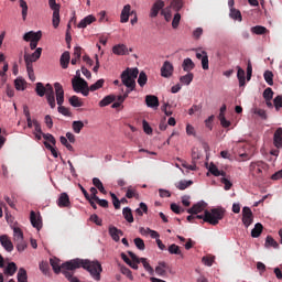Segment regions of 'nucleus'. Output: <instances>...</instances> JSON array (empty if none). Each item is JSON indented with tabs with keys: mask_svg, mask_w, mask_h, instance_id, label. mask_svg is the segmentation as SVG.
I'll return each mask as SVG.
<instances>
[{
	"mask_svg": "<svg viewBox=\"0 0 282 282\" xmlns=\"http://www.w3.org/2000/svg\"><path fill=\"white\" fill-rule=\"evenodd\" d=\"M203 58H202V67L203 69H208V53L206 51H203Z\"/></svg>",
	"mask_w": 282,
	"mask_h": 282,
	"instance_id": "nucleus-61",
	"label": "nucleus"
},
{
	"mask_svg": "<svg viewBox=\"0 0 282 282\" xmlns=\"http://www.w3.org/2000/svg\"><path fill=\"white\" fill-rule=\"evenodd\" d=\"M94 22H96V17L87 15L86 18L80 20V22L77 24V28H79V30H85L87 25H91V23Z\"/></svg>",
	"mask_w": 282,
	"mask_h": 282,
	"instance_id": "nucleus-25",
	"label": "nucleus"
},
{
	"mask_svg": "<svg viewBox=\"0 0 282 282\" xmlns=\"http://www.w3.org/2000/svg\"><path fill=\"white\" fill-rule=\"evenodd\" d=\"M193 78H195V75H193V73H188L180 77V83H182V85H189L193 83Z\"/></svg>",
	"mask_w": 282,
	"mask_h": 282,
	"instance_id": "nucleus-42",
	"label": "nucleus"
},
{
	"mask_svg": "<svg viewBox=\"0 0 282 282\" xmlns=\"http://www.w3.org/2000/svg\"><path fill=\"white\" fill-rule=\"evenodd\" d=\"M270 165L263 161H253L249 165V173L257 182H263L265 173H268Z\"/></svg>",
	"mask_w": 282,
	"mask_h": 282,
	"instance_id": "nucleus-5",
	"label": "nucleus"
},
{
	"mask_svg": "<svg viewBox=\"0 0 282 282\" xmlns=\"http://www.w3.org/2000/svg\"><path fill=\"white\" fill-rule=\"evenodd\" d=\"M273 147L282 149V128H278L273 134Z\"/></svg>",
	"mask_w": 282,
	"mask_h": 282,
	"instance_id": "nucleus-24",
	"label": "nucleus"
},
{
	"mask_svg": "<svg viewBox=\"0 0 282 282\" xmlns=\"http://www.w3.org/2000/svg\"><path fill=\"white\" fill-rule=\"evenodd\" d=\"M251 32L252 34H268V29L265 26H261V25H256L251 28Z\"/></svg>",
	"mask_w": 282,
	"mask_h": 282,
	"instance_id": "nucleus-45",
	"label": "nucleus"
},
{
	"mask_svg": "<svg viewBox=\"0 0 282 282\" xmlns=\"http://www.w3.org/2000/svg\"><path fill=\"white\" fill-rule=\"evenodd\" d=\"M57 206L59 208H69L72 206V202L69 200V195H67V193H62L59 195Z\"/></svg>",
	"mask_w": 282,
	"mask_h": 282,
	"instance_id": "nucleus-18",
	"label": "nucleus"
},
{
	"mask_svg": "<svg viewBox=\"0 0 282 282\" xmlns=\"http://www.w3.org/2000/svg\"><path fill=\"white\" fill-rule=\"evenodd\" d=\"M145 105L150 107V109H158L160 107V99L155 95H147Z\"/></svg>",
	"mask_w": 282,
	"mask_h": 282,
	"instance_id": "nucleus-14",
	"label": "nucleus"
},
{
	"mask_svg": "<svg viewBox=\"0 0 282 282\" xmlns=\"http://www.w3.org/2000/svg\"><path fill=\"white\" fill-rule=\"evenodd\" d=\"M108 232L111 237V239H113L115 241H120V237H122L124 235V232L120 229H118L116 226L110 225Z\"/></svg>",
	"mask_w": 282,
	"mask_h": 282,
	"instance_id": "nucleus-20",
	"label": "nucleus"
},
{
	"mask_svg": "<svg viewBox=\"0 0 282 282\" xmlns=\"http://www.w3.org/2000/svg\"><path fill=\"white\" fill-rule=\"evenodd\" d=\"M35 93L40 98L46 96L47 104L50 105L51 109L56 108V97L54 96V87L51 84L43 85V83H36Z\"/></svg>",
	"mask_w": 282,
	"mask_h": 282,
	"instance_id": "nucleus-4",
	"label": "nucleus"
},
{
	"mask_svg": "<svg viewBox=\"0 0 282 282\" xmlns=\"http://www.w3.org/2000/svg\"><path fill=\"white\" fill-rule=\"evenodd\" d=\"M128 254L132 259V261H130L128 265H130L132 270H138V263H140V258H138V256H135V253H133L132 251H129Z\"/></svg>",
	"mask_w": 282,
	"mask_h": 282,
	"instance_id": "nucleus-33",
	"label": "nucleus"
},
{
	"mask_svg": "<svg viewBox=\"0 0 282 282\" xmlns=\"http://www.w3.org/2000/svg\"><path fill=\"white\" fill-rule=\"evenodd\" d=\"M112 54L117 56H127L129 54V48L124 44H117L112 47Z\"/></svg>",
	"mask_w": 282,
	"mask_h": 282,
	"instance_id": "nucleus-23",
	"label": "nucleus"
},
{
	"mask_svg": "<svg viewBox=\"0 0 282 282\" xmlns=\"http://www.w3.org/2000/svg\"><path fill=\"white\" fill-rule=\"evenodd\" d=\"M42 138H44V140H46V142H51V144H53V147H56V139L54 138L53 134L42 132Z\"/></svg>",
	"mask_w": 282,
	"mask_h": 282,
	"instance_id": "nucleus-54",
	"label": "nucleus"
},
{
	"mask_svg": "<svg viewBox=\"0 0 282 282\" xmlns=\"http://www.w3.org/2000/svg\"><path fill=\"white\" fill-rule=\"evenodd\" d=\"M238 73H237V78L239 80V86L243 87L246 85V70L241 67H237Z\"/></svg>",
	"mask_w": 282,
	"mask_h": 282,
	"instance_id": "nucleus-38",
	"label": "nucleus"
},
{
	"mask_svg": "<svg viewBox=\"0 0 282 282\" xmlns=\"http://www.w3.org/2000/svg\"><path fill=\"white\" fill-rule=\"evenodd\" d=\"M111 102H116V95H108L99 101V107H109Z\"/></svg>",
	"mask_w": 282,
	"mask_h": 282,
	"instance_id": "nucleus-30",
	"label": "nucleus"
},
{
	"mask_svg": "<svg viewBox=\"0 0 282 282\" xmlns=\"http://www.w3.org/2000/svg\"><path fill=\"white\" fill-rule=\"evenodd\" d=\"M274 96V91L272 90V88H265L263 91V98L264 100H272Z\"/></svg>",
	"mask_w": 282,
	"mask_h": 282,
	"instance_id": "nucleus-57",
	"label": "nucleus"
},
{
	"mask_svg": "<svg viewBox=\"0 0 282 282\" xmlns=\"http://www.w3.org/2000/svg\"><path fill=\"white\" fill-rule=\"evenodd\" d=\"M44 147H45L48 151H51L53 158H58V151H56L55 148L52 147V144H50V142L44 141Z\"/></svg>",
	"mask_w": 282,
	"mask_h": 282,
	"instance_id": "nucleus-58",
	"label": "nucleus"
},
{
	"mask_svg": "<svg viewBox=\"0 0 282 282\" xmlns=\"http://www.w3.org/2000/svg\"><path fill=\"white\" fill-rule=\"evenodd\" d=\"M261 232H263V225L261 223H258L251 230V237H253V239H257L258 237H261Z\"/></svg>",
	"mask_w": 282,
	"mask_h": 282,
	"instance_id": "nucleus-32",
	"label": "nucleus"
},
{
	"mask_svg": "<svg viewBox=\"0 0 282 282\" xmlns=\"http://www.w3.org/2000/svg\"><path fill=\"white\" fill-rule=\"evenodd\" d=\"M273 105H274L276 110L281 109L282 108V97L276 96L273 100Z\"/></svg>",
	"mask_w": 282,
	"mask_h": 282,
	"instance_id": "nucleus-64",
	"label": "nucleus"
},
{
	"mask_svg": "<svg viewBox=\"0 0 282 282\" xmlns=\"http://www.w3.org/2000/svg\"><path fill=\"white\" fill-rule=\"evenodd\" d=\"M170 254H182V250H180V246L173 243L169 247Z\"/></svg>",
	"mask_w": 282,
	"mask_h": 282,
	"instance_id": "nucleus-56",
	"label": "nucleus"
},
{
	"mask_svg": "<svg viewBox=\"0 0 282 282\" xmlns=\"http://www.w3.org/2000/svg\"><path fill=\"white\" fill-rule=\"evenodd\" d=\"M73 131L74 133H80L83 131L85 123L83 121H73Z\"/></svg>",
	"mask_w": 282,
	"mask_h": 282,
	"instance_id": "nucleus-48",
	"label": "nucleus"
},
{
	"mask_svg": "<svg viewBox=\"0 0 282 282\" xmlns=\"http://www.w3.org/2000/svg\"><path fill=\"white\" fill-rule=\"evenodd\" d=\"M140 70L138 68H127L121 73V82L124 87L133 91L135 89V78H138Z\"/></svg>",
	"mask_w": 282,
	"mask_h": 282,
	"instance_id": "nucleus-7",
	"label": "nucleus"
},
{
	"mask_svg": "<svg viewBox=\"0 0 282 282\" xmlns=\"http://www.w3.org/2000/svg\"><path fill=\"white\" fill-rule=\"evenodd\" d=\"M265 247L267 248H279V242L272 238V236H268L265 239Z\"/></svg>",
	"mask_w": 282,
	"mask_h": 282,
	"instance_id": "nucleus-50",
	"label": "nucleus"
},
{
	"mask_svg": "<svg viewBox=\"0 0 282 282\" xmlns=\"http://www.w3.org/2000/svg\"><path fill=\"white\" fill-rule=\"evenodd\" d=\"M253 221L252 209L250 207L242 208V224L248 228Z\"/></svg>",
	"mask_w": 282,
	"mask_h": 282,
	"instance_id": "nucleus-12",
	"label": "nucleus"
},
{
	"mask_svg": "<svg viewBox=\"0 0 282 282\" xmlns=\"http://www.w3.org/2000/svg\"><path fill=\"white\" fill-rule=\"evenodd\" d=\"M104 85H105V79H99L95 84L90 85L88 89L89 91H98V89H101Z\"/></svg>",
	"mask_w": 282,
	"mask_h": 282,
	"instance_id": "nucleus-51",
	"label": "nucleus"
},
{
	"mask_svg": "<svg viewBox=\"0 0 282 282\" xmlns=\"http://www.w3.org/2000/svg\"><path fill=\"white\" fill-rule=\"evenodd\" d=\"M206 208V203L199 202L195 205H193L189 209H187V213L189 215H199V213H203Z\"/></svg>",
	"mask_w": 282,
	"mask_h": 282,
	"instance_id": "nucleus-22",
	"label": "nucleus"
},
{
	"mask_svg": "<svg viewBox=\"0 0 282 282\" xmlns=\"http://www.w3.org/2000/svg\"><path fill=\"white\" fill-rule=\"evenodd\" d=\"M226 210L223 208H214L212 210L205 209L204 215L191 214L187 216V221H193V219H203V224H210L212 226H217L221 219H224Z\"/></svg>",
	"mask_w": 282,
	"mask_h": 282,
	"instance_id": "nucleus-3",
	"label": "nucleus"
},
{
	"mask_svg": "<svg viewBox=\"0 0 282 282\" xmlns=\"http://www.w3.org/2000/svg\"><path fill=\"white\" fill-rule=\"evenodd\" d=\"M137 217H143L144 214L149 213V206H147V203H140L139 208L135 209Z\"/></svg>",
	"mask_w": 282,
	"mask_h": 282,
	"instance_id": "nucleus-34",
	"label": "nucleus"
},
{
	"mask_svg": "<svg viewBox=\"0 0 282 282\" xmlns=\"http://www.w3.org/2000/svg\"><path fill=\"white\" fill-rule=\"evenodd\" d=\"M110 197L112 199V204H113L116 210H119V208H120V199H118V196H116L113 193H110Z\"/></svg>",
	"mask_w": 282,
	"mask_h": 282,
	"instance_id": "nucleus-62",
	"label": "nucleus"
},
{
	"mask_svg": "<svg viewBox=\"0 0 282 282\" xmlns=\"http://www.w3.org/2000/svg\"><path fill=\"white\" fill-rule=\"evenodd\" d=\"M72 85L76 94H83V96H89V84L82 77L72 79Z\"/></svg>",
	"mask_w": 282,
	"mask_h": 282,
	"instance_id": "nucleus-9",
	"label": "nucleus"
},
{
	"mask_svg": "<svg viewBox=\"0 0 282 282\" xmlns=\"http://www.w3.org/2000/svg\"><path fill=\"white\" fill-rule=\"evenodd\" d=\"M68 102L72 107H83V101L80 100V98L76 95L72 96L69 99H68Z\"/></svg>",
	"mask_w": 282,
	"mask_h": 282,
	"instance_id": "nucleus-44",
	"label": "nucleus"
},
{
	"mask_svg": "<svg viewBox=\"0 0 282 282\" xmlns=\"http://www.w3.org/2000/svg\"><path fill=\"white\" fill-rule=\"evenodd\" d=\"M25 79L21 78V77H18L15 80H14V86H15V89L18 91H25Z\"/></svg>",
	"mask_w": 282,
	"mask_h": 282,
	"instance_id": "nucleus-40",
	"label": "nucleus"
},
{
	"mask_svg": "<svg viewBox=\"0 0 282 282\" xmlns=\"http://www.w3.org/2000/svg\"><path fill=\"white\" fill-rule=\"evenodd\" d=\"M161 76L163 78H171V76H173V64H171V62H164L163 66L161 67Z\"/></svg>",
	"mask_w": 282,
	"mask_h": 282,
	"instance_id": "nucleus-16",
	"label": "nucleus"
},
{
	"mask_svg": "<svg viewBox=\"0 0 282 282\" xmlns=\"http://www.w3.org/2000/svg\"><path fill=\"white\" fill-rule=\"evenodd\" d=\"M208 171L214 175V177H226V172L219 170L214 163H210Z\"/></svg>",
	"mask_w": 282,
	"mask_h": 282,
	"instance_id": "nucleus-27",
	"label": "nucleus"
},
{
	"mask_svg": "<svg viewBox=\"0 0 282 282\" xmlns=\"http://www.w3.org/2000/svg\"><path fill=\"white\" fill-rule=\"evenodd\" d=\"M48 6L53 10L52 23L56 30L61 25V4L56 3V0H48Z\"/></svg>",
	"mask_w": 282,
	"mask_h": 282,
	"instance_id": "nucleus-10",
	"label": "nucleus"
},
{
	"mask_svg": "<svg viewBox=\"0 0 282 282\" xmlns=\"http://www.w3.org/2000/svg\"><path fill=\"white\" fill-rule=\"evenodd\" d=\"M193 181H180L176 185V187L178 188V191H186V188H188V186H192Z\"/></svg>",
	"mask_w": 282,
	"mask_h": 282,
	"instance_id": "nucleus-52",
	"label": "nucleus"
},
{
	"mask_svg": "<svg viewBox=\"0 0 282 282\" xmlns=\"http://www.w3.org/2000/svg\"><path fill=\"white\" fill-rule=\"evenodd\" d=\"M202 261L204 265H208L210 268V265H213V263L215 262V258L205 256L203 257Z\"/></svg>",
	"mask_w": 282,
	"mask_h": 282,
	"instance_id": "nucleus-63",
	"label": "nucleus"
},
{
	"mask_svg": "<svg viewBox=\"0 0 282 282\" xmlns=\"http://www.w3.org/2000/svg\"><path fill=\"white\" fill-rule=\"evenodd\" d=\"M140 263H142L144 270L149 272L151 276L155 274V270H153V267L149 263V260L147 258H139Z\"/></svg>",
	"mask_w": 282,
	"mask_h": 282,
	"instance_id": "nucleus-29",
	"label": "nucleus"
},
{
	"mask_svg": "<svg viewBox=\"0 0 282 282\" xmlns=\"http://www.w3.org/2000/svg\"><path fill=\"white\" fill-rule=\"evenodd\" d=\"M54 88L56 94V101L58 105V113H62V116H72L69 108L63 106V102H65V90L63 89V85H61V83H55Z\"/></svg>",
	"mask_w": 282,
	"mask_h": 282,
	"instance_id": "nucleus-8",
	"label": "nucleus"
},
{
	"mask_svg": "<svg viewBox=\"0 0 282 282\" xmlns=\"http://www.w3.org/2000/svg\"><path fill=\"white\" fill-rule=\"evenodd\" d=\"M148 80H149V78L147 77V73L141 72L139 74V78H138V84L140 85V87H144V85H147Z\"/></svg>",
	"mask_w": 282,
	"mask_h": 282,
	"instance_id": "nucleus-53",
	"label": "nucleus"
},
{
	"mask_svg": "<svg viewBox=\"0 0 282 282\" xmlns=\"http://www.w3.org/2000/svg\"><path fill=\"white\" fill-rule=\"evenodd\" d=\"M18 282H28V271L25 268H20L18 271Z\"/></svg>",
	"mask_w": 282,
	"mask_h": 282,
	"instance_id": "nucleus-41",
	"label": "nucleus"
},
{
	"mask_svg": "<svg viewBox=\"0 0 282 282\" xmlns=\"http://www.w3.org/2000/svg\"><path fill=\"white\" fill-rule=\"evenodd\" d=\"M160 10L161 11L164 10V1L156 0L150 11L151 19H155V17H158V14H160Z\"/></svg>",
	"mask_w": 282,
	"mask_h": 282,
	"instance_id": "nucleus-17",
	"label": "nucleus"
},
{
	"mask_svg": "<svg viewBox=\"0 0 282 282\" xmlns=\"http://www.w3.org/2000/svg\"><path fill=\"white\" fill-rule=\"evenodd\" d=\"M13 241H23V231L19 227L13 228Z\"/></svg>",
	"mask_w": 282,
	"mask_h": 282,
	"instance_id": "nucleus-43",
	"label": "nucleus"
},
{
	"mask_svg": "<svg viewBox=\"0 0 282 282\" xmlns=\"http://www.w3.org/2000/svg\"><path fill=\"white\" fill-rule=\"evenodd\" d=\"M26 65V72L30 80L34 83L36 80V76L34 75V66L32 65V62H24Z\"/></svg>",
	"mask_w": 282,
	"mask_h": 282,
	"instance_id": "nucleus-37",
	"label": "nucleus"
},
{
	"mask_svg": "<svg viewBox=\"0 0 282 282\" xmlns=\"http://www.w3.org/2000/svg\"><path fill=\"white\" fill-rule=\"evenodd\" d=\"M135 14V11H131V4H126L120 14V23H129V17Z\"/></svg>",
	"mask_w": 282,
	"mask_h": 282,
	"instance_id": "nucleus-13",
	"label": "nucleus"
},
{
	"mask_svg": "<svg viewBox=\"0 0 282 282\" xmlns=\"http://www.w3.org/2000/svg\"><path fill=\"white\" fill-rule=\"evenodd\" d=\"M72 56L69 55V52H64L59 58V63L63 67V69H67V67H69V61H70Z\"/></svg>",
	"mask_w": 282,
	"mask_h": 282,
	"instance_id": "nucleus-28",
	"label": "nucleus"
},
{
	"mask_svg": "<svg viewBox=\"0 0 282 282\" xmlns=\"http://www.w3.org/2000/svg\"><path fill=\"white\" fill-rule=\"evenodd\" d=\"M184 8V2L182 0H172L170 6L161 11L162 17H164L165 21H171L172 19V28L177 30L180 26V21H182V14L180 11ZM173 11L176 12L173 18Z\"/></svg>",
	"mask_w": 282,
	"mask_h": 282,
	"instance_id": "nucleus-2",
	"label": "nucleus"
},
{
	"mask_svg": "<svg viewBox=\"0 0 282 282\" xmlns=\"http://www.w3.org/2000/svg\"><path fill=\"white\" fill-rule=\"evenodd\" d=\"M221 184L225 185V191H230L232 188V182H230V180L226 178V176H223V178H220Z\"/></svg>",
	"mask_w": 282,
	"mask_h": 282,
	"instance_id": "nucleus-59",
	"label": "nucleus"
},
{
	"mask_svg": "<svg viewBox=\"0 0 282 282\" xmlns=\"http://www.w3.org/2000/svg\"><path fill=\"white\" fill-rule=\"evenodd\" d=\"M17 270H19L17 263L9 262L8 265L4 268L3 272L7 276H14V274H17Z\"/></svg>",
	"mask_w": 282,
	"mask_h": 282,
	"instance_id": "nucleus-26",
	"label": "nucleus"
},
{
	"mask_svg": "<svg viewBox=\"0 0 282 282\" xmlns=\"http://www.w3.org/2000/svg\"><path fill=\"white\" fill-rule=\"evenodd\" d=\"M0 243L7 252H12V250H14V245H12V240H10L8 235L0 236Z\"/></svg>",
	"mask_w": 282,
	"mask_h": 282,
	"instance_id": "nucleus-19",
	"label": "nucleus"
},
{
	"mask_svg": "<svg viewBox=\"0 0 282 282\" xmlns=\"http://www.w3.org/2000/svg\"><path fill=\"white\" fill-rule=\"evenodd\" d=\"M134 245L138 248V250H144L147 248V246L144 245V240H142V238H135Z\"/></svg>",
	"mask_w": 282,
	"mask_h": 282,
	"instance_id": "nucleus-60",
	"label": "nucleus"
},
{
	"mask_svg": "<svg viewBox=\"0 0 282 282\" xmlns=\"http://www.w3.org/2000/svg\"><path fill=\"white\" fill-rule=\"evenodd\" d=\"M253 113H256V116H259L260 118H262V120H268V113L265 112V110H263L261 108H254Z\"/></svg>",
	"mask_w": 282,
	"mask_h": 282,
	"instance_id": "nucleus-55",
	"label": "nucleus"
},
{
	"mask_svg": "<svg viewBox=\"0 0 282 282\" xmlns=\"http://www.w3.org/2000/svg\"><path fill=\"white\" fill-rule=\"evenodd\" d=\"M263 77L270 86L274 85V74L271 70H265Z\"/></svg>",
	"mask_w": 282,
	"mask_h": 282,
	"instance_id": "nucleus-47",
	"label": "nucleus"
},
{
	"mask_svg": "<svg viewBox=\"0 0 282 282\" xmlns=\"http://www.w3.org/2000/svg\"><path fill=\"white\" fill-rule=\"evenodd\" d=\"M122 215L128 224H133V212H131L130 207H124L122 209Z\"/></svg>",
	"mask_w": 282,
	"mask_h": 282,
	"instance_id": "nucleus-36",
	"label": "nucleus"
},
{
	"mask_svg": "<svg viewBox=\"0 0 282 282\" xmlns=\"http://www.w3.org/2000/svg\"><path fill=\"white\" fill-rule=\"evenodd\" d=\"M93 184L95 187L98 188L100 193H102V195H107V189H105V185H102V181H100V178L98 177L93 178Z\"/></svg>",
	"mask_w": 282,
	"mask_h": 282,
	"instance_id": "nucleus-39",
	"label": "nucleus"
},
{
	"mask_svg": "<svg viewBox=\"0 0 282 282\" xmlns=\"http://www.w3.org/2000/svg\"><path fill=\"white\" fill-rule=\"evenodd\" d=\"M50 263L55 274H61L62 272L65 279H72V276H74V267H70L74 263V260L66 261L61 265L58 260L51 259Z\"/></svg>",
	"mask_w": 282,
	"mask_h": 282,
	"instance_id": "nucleus-6",
	"label": "nucleus"
},
{
	"mask_svg": "<svg viewBox=\"0 0 282 282\" xmlns=\"http://www.w3.org/2000/svg\"><path fill=\"white\" fill-rule=\"evenodd\" d=\"M73 268V272L78 270V268H83L88 272L95 281H100V274H102V264L98 260H87V259H73V263L68 264Z\"/></svg>",
	"mask_w": 282,
	"mask_h": 282,
	"instance_id": "nucleus-1",
	"label": "nucleus"
},
{
	"mask_svg": "<svg viewBox=\"0 0 282 282\" xmlns=\"http://www.w3.org/2000/svg\"><path fill=\"white\" fill-rule=\"evenodd\" d=\"M20 8H22V19L25 21L28 19V2L25 0H20Z\"/></svg>",
	"mask_w": 282,
	"mask_h": 282,
	"instance_id": "nucleus-49",
	"label": "nucleus"
},
{
	"mask_svg": "<svg viewBox=\"0 0 282 282\" xmlns=\"http://www.w3.org/2000/svg\"><path fill=\"white\" fill-rule=\"evenodd\" d=\"M182 67L185 72H192V69H195V63L193 59L187 57L183 61Z\"/></svg>",
	"mask_w": 282,
	"mask_h": 282,
	"instance_id": "nucleus-35",
	"label": "nucleus"
},
{
	"mask_svg": "<svg viewBox=\"0 0 282 282\" xmlns=\"http://www.w3.org/2000/svg\"><path fill=\"white\" fill-rule=\"evenodd\" d=\"M43 36V33L41 31L34 32L30 31L26 32L23 35V40L30 43L31 50H36V46L39 45V41H41V37Z\"/></svg>",
	"mask_w": 282,
	"mask_h": 282,
	"instance_id": "nucleus-11",
	"label": "nucleus"
},
{
	"mask_svg": "<svg viewBox=\"0 0 282 282\" xmlns=\"http://www.w3.org/2000/svg\"><path fill=\"white\" fill-rule=\"evenodd\" d=\"M229 15H230V19H234V21H242L241 11H239L235 8L230 9Z\"/></svg>",
	"mask_w": 282,
	"mask_h": 282,
	"instance_id": "nucleus-46",
	"label": "nucleus"
},
{
	"mask_svg": "<svg viewBox=\"0 0 282 282\" xmlns=\"http://www.w3.org/2000/svg\"><path fill=\"white\" fill-rule=\"evenodd\" d=\"M169 269V264L166 262H159V265L155 268V273L159 276H164L166 274V270Z\"/></svg>",
	"mask_w": 282,
	"mask_h": 282,
	"instance_id": "nucleus-31",
	"label": "nucleus"
},
{
	"mask_svg": "<svg viewBox=\"0 0 282 282\" xmlns=\"http://www.w3.org/2000/svg\"><path fill=\"white\" fill-rule=\"evenodd\" d=\"M30 219L33 228H36V230H41V228H43V221L41 220V216H36V213L34 210L31 212Z\"/></svg>",
	"mask_w": 282,
	"mask_h": 282,
	"instance_id": "nucleus-21",
	"label": "nucleus"
},
{
	"mask_svg": "<svg viewBox=\"0 0 282 282\" xmlns=\"http://www.w3.org/2000/svg\"><path fill=\"white\" fill-rule=\"evenodd\" d=\"M42 52H43V48L39 47L32 54L25 53L24 54V62L36 63L41 58Z\"/></svg>",
	"mask_w": 282,
	"mask_h": 282,
	"instance_id": "nucleus-15",
	"label": "nucleus"
}]
</instances>
